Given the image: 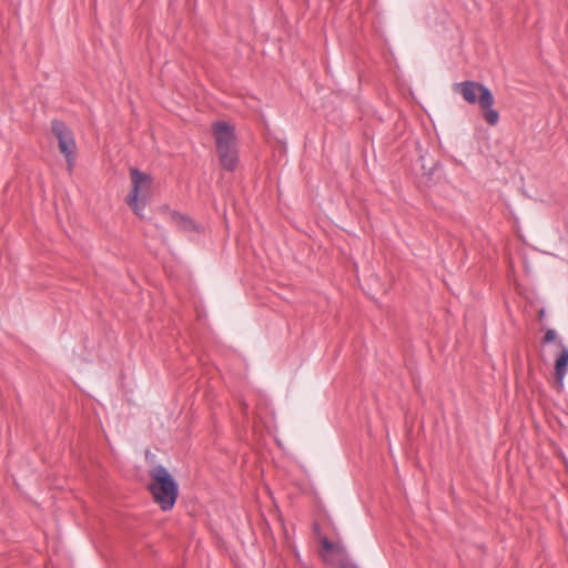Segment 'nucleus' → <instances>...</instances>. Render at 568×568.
Listing matches in <instances>:
<instances>
[{
  "mask_svg": "<svg viewBox=\"0 0 568 568\" xmlns=\"http://www.w3.org/2000/svg\"><path fill=\"white\" fill-rule=\"evenodd\" d=\"M456 93L469 104H478L483 110V116L489 125H496L499 121V113L493 109L495 102L491 91L483 83L476 81H463L453 87Z\"/></svg>",
  "mask_w": 568,
  "mask_h": 568,
  "instance_id": "f257e3e1",
  "label": "nucleus"
},
{
  "mask_svg": "<svg viewBox=\"0 0 568 568\" xmlns=\"http://www.w3.org/2000/svg\"><path fill=\"white\" fill-rule=\"evenodd\" d=\"M212 133L222 166L233 171L237 165V145L234 128L225 121H217L212 124Z\"/></svg>",
  "mask_w": 568,
  "mask_h": 568,
  "instance_id": "f03ea898",
  "label": "nucleus"
},
{
  "mask_svg": "<svg viewBox=\"0 0 568 568\" xmlns=\"http://www.w3.org/2000/svg\"><path fill=\"white\" fill-rule=\"evenodd\" d=\"M150 490L156 504L163 510L171 509L178 497V486L170 473L163 466H156L150 471Z\"/></svg>",
  "mask_w": 568,
  "mask_h": 568,
  "instance_id": "7ed1b4c3",
  "label": "nucleus"
},
{
  "mask_svg": "<svg viewBox=\"0 0 568 568\" xmlns=\"http://www.w3.org/2000/svg\"><path fill=\"white\" fill-rule=\"evenodd\" d=\"M130 180L131 191L126 196V204L136 215L143 216V211L152 194V178L138 169L131 168Z\"/></svg>",
  "mask_w": 568,
  "mask_h": 568,
  "instance_id": "20e7f679",
  "label": "nucleus"
},
{
  "mask_svg": "<svg viewBox=\"0 0 568 568\" xmlns=\"http://www.w3.org/2000/svg\"><path fill=\"white\" fill-rule=\"evenodd\" d=\"M52 133L58 140L59 150L64 155L68 162L69 170H71L77 149L72 132L65 126L63 122L53 121Z\"/></svg>",
  "mask_w": 568,
  "mask_h": 568,
  "instance_id": "39448f33",
  "label": "nucleus"
},
{
  "mask_svg": "<svg viewBox=\"0 0 568 568\" xmlns=\"http://www.w3.org/2000/svg\"><path fill=\"white\" fill-rule=\"evenodd\" d=\"M320 554L323 560L334 568H353L345 562V552L338 542L328 540L326 537H320Z\"/></svg>",
  "mask_w": 568,
  "mask_h": 568,
  "instance_id": "423d86ee",
  "label": "nucleus"
},
{
  "mask_svg": "<svg viewBox=\"0 0 568 568\" xmlns=\"http://www.w3.org/2000/svg\"><path fill=\"white\" fill-rule=\"evenodd\" d=\"M559 344L561 346V351L555 363V378L556 382L562 385L564 378L568 371V347L564 346L561 343Z\"/></svg>",
  "mask_w": 568,
  "mask_h": 568,
  "instance_id": "0eeeda50",
  "label": "nucleus"
},
{
  "mask_svg": "<svg viewBox=\"0 0 568 568\" xmlns=\"http://www.w3.org/2000/svg\"><path fill=\"white\" fill-rule=\"evenodd\" d=\"M557 335L554 329H548L542 338V343H551L555 342Z\"/></svg>",
  "mask_w": 568,
  "mask_h": 568,
  "instance_id": "6e6552de",
  "label": "nucleus"
},
{
  "mask_svg": "<svg viewBox=\"0 0 568 568\" xmlns=\"http://www.w3.org/2000/svg\"><path fill=\"white\" fill-rule=\"evenodd\" d=\"M544 315H545V311H544V310H541V311H540V313H539V317H540V318H542V317H544Z\"/></svg>",
  "mask_w": 568,
  "mask_h": 568,
  "instance_id": "1a4fd4ad",
  "label": "nucleus"
}]
</instances>
